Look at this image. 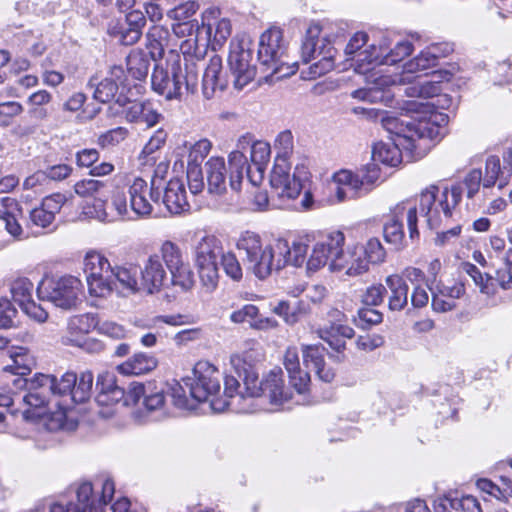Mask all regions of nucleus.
<instances>
[{
	"label": "nucleus",
	"mask_w": 512,
	"mask_h": 512,
	"mask_svg": "<svg viewBox=\"0 0 512 512\" xmlns=\"http://www.w3.org/2000/svg\"><path fill=\"white\" fill-rule=\"evenodd\" d=\"M345 236L340 231L332 232L318 241L307 261L308 271H317L329 264L331 270L346 269L349 276H357L368 271L369 264L382 263L386 251L377 238L369 239L365 245L355 246L344 251Z\"/></svg>",
	"instance_id": "obj_1"
},
{
	"label": "nucleus",
	"mask_w": 512,
	"mask_h": 512,
	"mask_svg": "<svg viewBox=\"0 0 512 512\" xmlns=\"http://www.w3.org/2000/svg\"><path fill=\"white\" fill-rule=\"evenodd\" d=\"M192 41L182 42L181 54L175 49H169L164 61L155 64L151 75L152 89L168 100L179 99L185 89L194 94L198 89L199 71L203 68L202 59L191 55Z\"/></svg>",
	"instance_id": "obj_2"
},
{
	"label": "nucleus",
	"mask_w": 512,
	"mask_h": 512,
	"mask_svg": "<svg viewBox=\"0 0 512 512\" xmlns=\"http://www.w3.org/2000/svg\"><path fill=\"white\" fill-rule=\"evenodd\" d=\"M277 142L285 150L275 158L274 166L270 173V185L274 195L278 197L280 203H272L273 207H282L285 201L295 199L309 181L310 172L305 160L297 163L293 174H290L291 163L287 158V150L292 146V134L289 131L282 132Z\"/></svg>",
	"instance_id": "obj_3"
},
{
	"label": "nucleus",
	"mask_w": 512,
	"mask_h": 512,
	"mask_svg": "<svg viewBox=\"0 0 512 512\" xmlns=\"http://www.w3.org/2000/svg\"><path fill=\"white\" fill-rule=\"evenodd\" d=\"M182 381L193 400L199 403L210 401L211 408L215 411H223L233 404L228 400L214 398L221 388V373L209 362H197L192 375L184 377Z\"/></svg>",
	"instance_id": "obj_4"
},
{
	"label": "nucleus",
	"mask_w": 512,
	"mask_h": 512,
	"mask_svg": "<svg viewBox=\"0 0 512 512\" xmlns=\"http://www.w3.org/2000/svg\"><path fill=\"white\" fill-rule=\"evenodd\" d=\"M439 188L431 185L420 194V211L424 214L430 228H438L444 220L454 217L455 208L462 199L461 185L445 188L438 196Z\"/></svg>",
	"instance_id": "obj_5"
},
{
	"label": "nucleus",
	"mask_w": 512,
	"mask_h": 512,
	"mask_svg": "<svg viewBox=\"0 0 512 512\" xmlns=\"http://www.w3.org/2000/svg\"><path fill=\"white\" fill-rule=\"evenodd\" d=\"M322 28L312 23L307 28L301 46V56L305 63L313 62L310 74L316 78L330 72L335 66L337 50L326 37L320 38Z\"/></svg>",
	"instance_id": "obj_6"
},
{
	"label": "nucleus",
	"mask_w": 512,
	"mask_h": 512,
	"mask_svg": "<svg viewBox=\"0 0 512 512\" xmlns=\"http://www.w3.org/2000/svg\"><path fill=\"white\" fill-rule=\"evenodd\" d=\"M436 104L431 102H421L419 100H408L403 103L400 108L406 113L402 117H408V114H415L413 117L412 131L409 134L410 142L406 145L407 150L417 148L416 141L421 139L436 140L440 136V126L437 118L440 117L444 121L442 114L435 113Z\"/></svg>",
	"instance_id": "obj_7"
},
{
	"label": "nucleus",
	"mask_w": 512,
	"mask_h": 512,
	"mask_svg": "<svg viewBox=\"0 0 512 512\" xmlns=\"http://www.w3.org/2000/svg\"><path fill=\"white\" fill-rule=\"evenodd\" d=\"M284 57L285 47L282 31L277 28L266 30L260 36L258 49V60L264 71H270V75H277V78L294 74L295 66H289Z\"/></svg>",
	"instance_id": "obj_8"
},
{
	"label": "nucleus",
	"mask_w": 512,
	"mask_h": 512,
	"mask_svg": "<svg viewBox=\"0 0 512 512\" xmlns=\"http://www.w3.org/2000/svg\"><path fill=\"white\" fill-rule=\"evenodd\" d=\"M379 177L380 170L374 161L356 174L348 170H341L333 176L331 192L334 193L337 202L353 199L362 191L368 192Z\"/></svg>",
	"instance_id": "obj_9"
},
{
	"label": "nucleus",
	"mask_w": 512,
	"mask_h": 512,
	"mask_svg": "<svg viewBox=\"0 0 512 512\" xmlns=\"http://www.w3.org/2000/svg\"><path fill=\"white\" fill-rule=\"evenodd\" d=\"M246 394L250 398L267 397L270 403L282 405L292 398L290 388L284 384L283 371L276 367L270 370L261 381L258 373H251L244 378Z\"/></svg>",
	"instance_id": "obj_10"
},
{
	"label": "nucleus",
	"mask_w": 512,
	"mask_h": 512,
	"mask_svg": "<svg viewBox=\"0 0 512 512\" xmlns=\"http://www.w3.org/2000/svg\"><path fill=\"white\" fill-rule=\"evenodd\" d=\"M224 254L221 241L214 235H204L193 247L195 265L204 286L218 284V259Z\"/></svg>",
	"instance_id": "obj_11"
},
{
	"label": "nucleus",
	"mask_w": 512,
	"mask_h": 512,
	"mask_svg": "<svg viewBox=\"0 0 512 512\" xmlns=\"http://www.w3.org/2000/svg\"><path fill=\"white\" fill-rule=\"evenodd\" d=\"M252 42L247 36L235 37L230 43L228 66L233 85L241 90L248 85L256 75V67L252 63Z\"/></svg>",
	"instance_id": "obj_12"
},
{
	"label": "nucleus",
	"mask_w": 512,
	"mask_h": 512,
	"mask_svg": "<svg viewBox=\"0 0 512 512\" xmlns=\"http://www.w3.org/2000/svg\"><path fill=\"white\" fill-rule=\"evenodd\" d=\"M406 219L411 239L418 237L417 229V207L409 201L398 203L392 210L389 220L384 224L383 233L386 242L394 245L397 249L403 246L404 231L402 220Z\"/></svg>",
	"instance_id": "obj_13"
},
{
	"label": "nucleus",
	"mask_w": 512,
	"mask_h": 512,
	"mask_svg": "<svg viewBox=\"0 0 512 512\" xmlns=\"http://www.w3.org/2000/svg\"><path fill=\"white\" fill-rule=\"evenodd\" d=\"M237 249L246 255L255 275L264 279L273 269L274 247H263L260 236L252 231L243 232L238 241Z\"/></svg>",
	"instance_id": "obj_14"
},
{
	"label": "nucleus",
	"mask_w": 512,
	"mask_h": 512,
	"mask_svg": "<svg viewBox=\"0 0 512 512\" xmlns=\"http://www.w3.org/2000/svg\"><path fill=\"white\" fill-rule=\"evenodd\" d=\"M142 400V405L147 412H154L163 409L165 405L164 389L158 386L156 382H133L127 390V403L138 405Z\"/></svg>",
	"instance_id": "obj_15"
},
{
	"label": "nucleus",
	"mask_w": 512,
	"mask_h": 512,
	"mask_svg": "<svg viewBox=\"0 0 512 512\" xmlns=\"http://www.w3.org/2000/svg\"><path fill=\"white\" fill-rule=\"evenodd\" d=\"M83 265L89 288H111L113 268L105 256L89 251L84 257Z\"/></svg>",
	"instance_id": "obj_16"
},
{
	"label": "nucleus",
	"mask_w": 512,
	"mask_h": 512,
	"mask_svg": "<svg viewBox=\"0 0 512 512\" xmlns=\"http://www.w3.org/2000/svg\"><path fill=\"white\" fill-rule=\"evenodd\" d=\"M308 244L304 239L294 241L292 246L283 239L276 241L274 245L273 268L280 270L290 264L295 267L302 266L305 262Z\"/></svg>",
	"instance_id": "obj_17"
},
{
	"label": "nucleus",
	"mask_w": 512,
	"mask_h": 512,
	"mask_svg": "<svg viewBox=\"0 0 512 512\" xmlns=\"http://www.w3.org/2000/svg\"><path fill=\"white\" fill-rule=\"evenodd\" d=\"M202 25L206 27L213 50L221 48L232 32L231 21L228 18H221L220 10L217 8L207 9L203 13Z\"/></svg>",
	"instance_id": "obj_18"
},
{
	"label": "nucleus",
	"mask_w": 512,
	"mask_h": 512,
	"mask_svg": "<svg viewBox=\"0 0 512 512\" xmlns=\"http://www.w3.org/2000/svg\"><path fill=\"white\" fill-rule=\"evenodd\" d=\"M253 140L250 134L242 135L237 142V149L229 154L228 162L230 166L229 184L234 191H239L244 176V170L247 167V158L244 154L248 148L251 149Z\"/></svg>",
	"instance_id": "obj_19"
},
{
	"label": "nucleus",
	"mask_w": 512,
	"mask_h": 512,
	"mask_svg": "<svg viewBox=\"0 0 512 512\" xmlns=\"http://www.w3.org/2000/svg\"><path fill=\"white\" fill-rule=\"evenodd\" d=\"M67 201L64 194L55 193L45 197L41 204L29 212L31 225L46 228L55 220V216L60 212L62 206Z\"/></svg>",
	"instance_id": "obj_20"
},
{
	"label": "nucleus",
	"mask_w": 512,
	"mask_h": 512,
	"mask_svg": "<svg viewBox=\"0 0 512 512\" xmlns=\"http://www.w3.org/2000/svg\"><path fill=\"white\" fill-rule=\"evenodd\" d=\"M222 59L213 55L204 69L202 77V94L207 100L213 99L217 92L226 89L228 81L222 73Z\"/></svg>",
	"instance_id": "obj_21"
},
{
	"label": "nucleus",
	"mask_w": 512,
	"mask_h": 512,
	"mask_svg": "<svg viewBox=\"0 0 512 512\" xmlns=\"http://www.w3.org/2000/svg\"><path fill=\"white\" fill-rule=\"evenodd\" d=\"M53 375L36 373L29 379L28 392L21 400L31 407L46 405L52 396Z\"/></svg>",
	"instance_id": "obj_22"
},
{
	"label": "nucleus",
	"mask_w": 512,
	"mask_h": 512,
	"mask_svg": "<svg viewBox=\"0 0 512 512\" xmlns=\"http://www.w3.org/2000/svg\"><path fill=\"white\" fill-rule=\"evenodd\" d=\"M97 316L91 313L71 316L66 327L65 343L82 346L83 340L92 330L97 329Z\"/></svg>",
	"instance_id": "obj_23"
},
{
	"label": "nucleus",
	"mask_w": 512,
	"mask_h": 512,
	"mask_svg": "<svg viewBox=\"0 0 512 512\" xmlns=\"http://www.w3.org/2000/svg\"><path fill=\"white\" fill-rule=\"evenodd\" d=\"M284 366L288 372L291 386L299 394L309 391L310 375L300 368L299 355L295 347H289L284 355Z\"/></svg>",
	"instance_id": "obj_24"
},
{
	"label": "nucleus",
	"mask_w": 512,
	"mask_h": 512,
	"mask_svg": "<svg viewBox=\"0 0 512 512\" xmlns=\"http://www.w3.org/2000/svg\"><path fill=\"white\" fill-rule=\"evenodd\" d=\"M262 358L258 343L249 341L246 343V348L241 353L233 354L230 358V363L235 369L238 376L244 382V378L251 373H257L255 364Z\"/></svg>",
	"instance_id": "obj_25"
},
{
	"label": "nucleus",
	"mask_w": 512,
	"mask_h": 512,
	"mask_svg": "<svg viewBox=\"0 0 512 512\" xmlns=\"http://www.w3.org/2000/svg\"><path fill=\"white\" fill-rule=\"evenodd\" d=\"M207 189L210 194L222 195L227 189V168L222 157H211L205 163Z\"/></svg>",
	"instance_id": "obj_26"
},
{
	"label": "nucleus",
	"mask_w": 512,
	"mask_h": 512,
	"mask_svg": "<svg viewBox=\"0 0 512 512\" xmlns=\"http://www.w3.org/2000/svg\"><path fill=\"white\" fill-rule=\"evenodd\" d=\"M325 348L321 345H302L303 362L307 368H313L318 377L324 382H331L335 373L325 367Z\"/></svg>",
	"instance_id": "obj_27"
},
{
	"label": "nucleus",
	"mask_w": 512,
	"mask_h": 512,
	"mask_svg": "<svg viewBox=\"0 0 512 512\" xmlns=\"http://www.w3.org/2000/svg\"><path fill=\"white\" fill-rule=\"evenodd\" d=\"M413 117L414 116H411L410 119L407 120L386 112H379L377 114V118L380 120L382 127L395 136L392 140L399 141L404 149H406V145L410 142L409 134L412 131Z\"/></svg>",
	"instance_id": "obj_28"
},
{
	"label": "nucleus",
	"mask_w": 512,
	"mask_h": 512,
	"mask_svg": "<svg viewBox=\"0 0 512 512\" xmlns=\"http://www.w3.org/2000/svg\"><path fill=\"white\" fill-rule=\"evenodd\" d=\"M163 204L171 214H181L189 210L186 190L183 182L179 179H171L164 191Z\"/></svg>",
	"instance_id": "obj_29"
},
{
	"label": "nucleus",
	"mask_w": 512,
	"mask_h": 512,
	"mask_svg": "<svg viewBox=\"0 0 512 512\" xmlns=\"http://www.w3.org/2000/svg\"><path fill=\"white\" fill-rule=\"evenodd\" d=\"M36 295L38 300L66 310L77 308L85 298L76 290H36Z\"/></svg>",
	"instance_id": "obj_30"
},
{
	"label": "nucleus",
	"mask_w": 512,
	"mask_h": 512,
	"mask_svg": "<svg viewBox=\"0 0 512 512\" xmlns=\"http://www.w3.org/2000/svg\"><path fill=\"white\" fill-rule=\"evenodd\" d=\"M141 285L143 288H163L169 285V277L157 255L150 256L141 271Z\"/></svg>",
	"instance_id": "obj_31"
},
{
	"label": "nucleus",
	"mask_w": 512,
	"mask_h": 512,
	"mask_svg": "<svg viewBox=\"0 0 512 512\" xmlns=\"http://www.w3.org/2000/svg\"><path fill=\"white\" fill-rule=\"evenodd\" d=\"M437 63L433 59V54L429 53L427 49L421 51L414 59L410 60L404 65V73L402 75H395L390 80H383V84L391 83L392 85L404 84L410 82V76L406 74L416 73L431 67L436 66Z\"/></svg>",
	"instance_id": "obj_32"
},
{
	"label": "nucleus",
	"mask_w": 512,
	"mask_h": 512,
	"mask_svg": "<svg viewBox=\"0 0 512 512\" xmlns=\"http://www.w3.org/2000/svg\"><path fill=\"white\" fill-rule=\"evenodd\" d=\"M146 39L149 55L154 61L161 59L165 50L170 48L171 35L168 28L164 26H152L146 34Z\"/></svg>",
	"instance_id": "obj_33"
},
{
	"label": "nucleus",
	"mask_w": 512,
	"mask_h": 512,
	"mask_svg": "<svg viewBox=\"0 0 512 512\" xmlns=\"http://www.w3.org/2000/svg\"><path fill=\"white\" fill-rule=\"evenodd\" d=\"M147 183L142 178H134L129 188V200L131 209L139 216H147L152 212V205L147 199Z\"/></svg>",
	"instance_id": "obj_34"
},
{
	"label": "nucleus",
	"mask_w": 512,
	"mask_h": 512,
	"mask_svg": "<svg viewBox=\"0 0 512 512\" xmlns=\"http://www.w3.org/2000/svg\"><path fill=\"white\" fill-rule=\"evenodd\" d=\"M14 302L31 319L44 323L48 319V312L42 304H38L32 298L29 290H10Z\"/></svg>",
	"instance_id": "obj_35"
},
{
	"label": "nucleus",
	"mask_w": 512,
	"mask_h": 512,
	"mask_svg": "<svg viewBox=\"0 0 512 512\" xmlns=\"http://www.w3.org/2000/svg\"><path fill=\"white\" fill-rule=\"evenodd\" d=\"M157 365L153 355L140 352L118 365L117 370L123 375H141L154 370Z\"/></svg>",
	"instance_id": "obj_36"
},
{
	"label": "nucleus",
	"mask_w": 512,
	"mask_h": 512,
	"mask_svg": "<svg viewBox=\"0 0 512 512\" xmlns=\"http://www.w3.org/2000/svg\"><path fill=\"white\" fill-rule=\"evenodd\" d=\"M399 141L378 142L373 146L372 159L387 166L395 167L402 162L401 148Z\"/></svg>",
	"instance_id": "obj_37"
},
{
	"label": "nucleus",
	"mask_w": 512,
	"mask_h": 512,
	"mask_svg": "<svg viewBox=\"0 0 512 512\" xmlns=\"http://www.w3.org/2000/svg\"><path fill=\"white\" fill-rule=\"evenodd\" d=\"M511 178V169L504 164L501 167L498 156H489L485 164V176L483 178V186L485 188L492 187L499 181V186L503 187Z\"/></svg>",
	"instance_id": "obj_38"
},
{
	"label": "nucleus",
	"mask_w": 512,
	"mask_h": 512,
	"mask_svg": "<svg viewBox=\"0 0 512 512\" xmlns=\"http://www.w3.org/2000/svg\"><path fill=\"white\" fill-rule=\"evenodd\" d=\"M270 152V145L263 141H255L251 146L250 159L258 172V178H254L248 166L244 171H246L248 179L254 185H256L257 182L261 181L263 178V172L265 170L267 162L269 161Z\"/></svg>",
	"instance_id": "obj_39"
},
{
	"label": "nucleus",
	"mask_w": 512,
	"mask_h": 512,
	"mask_svg": "<svg viewBox=\"0 0 512 512\" xmlns=\"http://www.w3.org/2000/svg\"><path fill=\"white\" fill-rule=\"evenodd\" d=\"M106 183L95 179H84L74 185L77 195L83 198H94V207L101 208L104 206L106 194Z\"/></svg>",
	"instance_id": "obj_40"
},
{
	"label": "nucleus",
	"mask_w": 512,
	"mask_h": 512,
	"mask_svg": "<svg viewBox=\"0 0 512 512\" xmlns=\"http://www.w3.org/2000/svg\"><path fill=\"white\" fill-rule=\"evenodd\" d=\"M319 336L329 346L337 351L341 352L345 349V339H350L354 336V330L347 325H332L329 329L319 331Z\"/></svg>",
	"instance_id": "obj_41"
},
{
	"label": "nucleus",
	"mask_w": 512,
	"mask_h": 512,
	"mask_svg": "<svg viewBox=\"0 0 512 512\" xmlns=\"http://www.w3.org/2000/svg\"><path fill=\"white\" fill-rule=\"evenodd\" d=\"M382 46L376 47L374 44L366 46L361 52L352 58L350 65L360 74L367 73L369 65H382Z\"/></svg>",
	"instance_id": "obj_42"
},
{
	"label": "nucleus",
	"mask_w": 512,
	"mask_h": 512,
	"mask_svg": "<svg viewBox=\"0 0 512 512\" xmlns=\"http://www.w3.org/2000/svg\"><path fill=\"white\" fill-rule=\"evenodd\" d=\"M96 389L100 391L101 396H107V400L111 402L123 400L125 405L132 404L126 402L127 391L115 385L113 374L106 372L98 375Z\"/></svg>",
	"instance_id": "obj_43"
},
{
	"label": "nucleus",
	"mask_w": 512,
	"mask_h": 512,
	"mask_svg": "<svg viewBox=\"0 0 512 512\" xmlns=\"http://www.w3.org/2000/svg\"><path fill=\"white\" fill-rule=\"evenodd\" d=\"M174 34L181 37H188L185 41H192L191 55H197L199 59H202V50L198 45L197 34L200 31V25L197 20H187L184 22H177L172 25Z\"/></svg>",
	"instance_id": "obj_44"
},
{
	"label": "nucleus",
	"mask_w": 512,
	"mask_h": 512,
	"mask_svg": "<svg viewBox=\"0 0 512 512\" xmlns=\"http://www.w3.org/2000/svg\"><path fill=\"white\" fill-rule=\"evenodd\" d=\"M150 59L142 50H133L127 56V72L135 79L142 80L148 75Z\"/></svg>",
	"instance_id": "obj_45"
},
{
	"label": "nucleus",
	"mask_w": 512,
	"mask_h": 512,
	"mask_svg": "<svg viewBox=\"0 0 512 512\" xmlns=\"http://www.w3.org/2000/svg\"><path fill=\"white\" fill-rule=\"evenodd\" d=\"M43 286L47 288H78L81 286V281L73 275L60 272H47L38 281L36 288H42Z\"/></svg>",
	"instance_id": "obj_46"
},
{
	"label": "nucleus",
	"mask_w": 512,
	"mask_h": 512,
	"mask_svg": "<svg viewBox=\"0 0 512 512\" xmlns=\"http://www.w3.org/2000/svg\"><path fill=\"white\" fill-rule=\"evenodd\" d=\"M432 307L435 311L445 312L456 307V300L460 299L464 290H431Z\"/></svg>",
	"instance_id": "obj_47"
},
{
	"label": "nucleus",
	"mask_w": 512,
	"mask_h": 512,
	"mask_svg": "<svg viewBox=\"0 0 512 512\" xmlns=\"http://www.w3.org/2000/svg\"><path fill=\"white\" fill-rule=\"evenodd\" d=\"M93 374L91 371H84L76 375V383L73 385L72 400L75 403H83L88 400L92 393Z\"/></svg>",
	"instance_id": "obj_48"
},
{
	"label": "nucleus",
	"mask_w": 512,
	"mask_h": 512,
	"mask_svg": "<svg viewBox=\"0 0 512 512\" xmlns=\"http://www.w3.org/2000/svg\"><path fill=\"white\" fill-rule=\"evenodd\" d=\"M89 86L95 87L93 97L101 103H108L114 99L118 91V84L113 79L104 78L101 82L92 78L89 81Z\"/></svg>",
	"instance_id": "obj_49"
},
{
	"label": "nucleus",
	"mask_w": 512,
	"mask_h": 512,
	"mask_svg": "<svg viewBox=\"0 0 512 512\" xmlns=\"http://www.w3.org/2000/svg\"><path fill=\"white\" fill-rule=\"evenodd\" d=\"M405 93L416 98L415 100L425 102L424 100L428 98L438 96L441 93V86L438 82L433 81L417 82L406 88Z\"/></svg>",
	"instance_id": "obj_50"
},
{
	"label": "nucleus",
	"mask_w": 512,
	"mask_h": 512,
	"mask_svg": "<svg viewBox=\"0 0 512 512\" xmlns=\"http://www.w3.org/2000/svg\"><path fill=\"white\" fill-rule=\"evenodd\" d=\"M162 259L170 272L179 271L184 267L182 252L178 245L172 241H165L161 246Z\"/></svg>",
	"instance_id": "obj_51"
},
{
	"label": "nucleus",
	"mask_w": 512,
	"mask_h": 512,
	"mask_svg": "<svg viewBox=\"0 0 512 512\" xmlns=\"http://www.w3.org/2000/svg\"><path fill=\"white\" fill-rule=\"evenodd\" d=\"M413 51V45L409 41L398 42L389 51L387 48L382 46V62L385 65H394L406 57H408Z\"/></svg>",
	"instance_id": "obj_52"
},
{
	"label": "nucleus",
	"mask_w": 512,
	"mask_h": 512,
	"mask_svg": "<svg viewBox=\"0 0 512 512\" xmlns=\"http://www.w3.org/2000/svg\"><path fill=\"white\" fill-rule=\"evenodd\" d=\"M138 269L136 267H115L112 270L111 288L120 284L124 288H137Z\"/></svg>",
	"instance_id": "obj_53"
},
{
	"label": "nucleus",
	"mask_w": 512,
	"mask_h": 512,
	"mask_svg": "<svg viewBox=\"0 0 512 512\" xmlns=\"http://www.w3.org/2000/svg\"><path fill=\"white\" fill-rule=\"evenodd\" d=\"M77 500L80 510H87L92 512L93 509L98 507L97 498L93 492V485L90 482H82L79 484L76 490Z\"/></svg>",
	"instance_id": "obj_54"
},
{
	"label": "nucleus",
	"mask_w": 512,
	"mask_h": 512,
	"mask_svg": "<svg viewBox=\"0 0 512 512\" xmlns=\"http://www.w3.org/2000/svg\"><path fill=\"white\" fill-rule=\"evenodd\" d=\"M76 383V374L73 372H66L57 379L53 375V387L52 396H66L69 395L72 398L73 385Z\"/></svg>",
	"instance_id": "obj_55"
},
{
	"label": "nucleus",
	"mask_w": 512,
	"mask_h": 512,
	"mask_svg": "<svg viewBox=\"0 0 512 512\" xmlns=\"http://www.w3.org/2000/svg\"><path fill=\"white\" fill-rule=\"evenodd\" d=\"M198 9L199 4L196 1H187L169 10L167 16L177 22H184L192 20L191 18L196 14Z\"/></svg>",
	"instance_id": "obj_56"
},
{
	"label": "nucleus",
	"mask_w": 512,
	"mask_h": 512,
	"mask_svg": "<svg viewBox=\"0 0 512 512\" xmlns=\"http://www.w3.org/2000/svg\"><path fill=\"white\" fill-rule=\"evenodd\" d=\"M12 364L5 367V371L11 374H28L31 371L33 360L26 352L16 353L11 356Z\"/></svg>",
	"instance_id": "obj_57"
},
{
	"label": "nucleus",
	"mask_w": 512,
	"mask_h": 512,
	"mask_svg": "<svg viewBox=\"0 0 512 512\" xmlns=\"http://www.w3.org/2000/svg\"><path fill=\"white\" fill-rule=\"evenodd\" d=\"M403 276L409 280L411 285L415 288H422L425 286L426 288H433L435 286V273L433 272V278L427 277L424 273L418 268H407L403 272Z\"/></svg>",
	"instance_id": "obj_58"
},
{
	"label": "nucleus",
	"mask_w": 512,
	"mask_h": 512,
	"mask_svg": "<svg viewBox=\"0 0 512 512\" xmlns=\"http://www.w3.org/2000/svg\"><path fill=\"white\" fill-rule=\"evenodd\" d=\"M23 112V106L16 101L0 103V126L9 127L13 118Z\"/></svg>",
	"instance_id": "obj_59"
},
{
	"label": "nucleus",
	"mask_w": 512,
	"mask_h": 512,
	"mask_svg": "<svg viewBox=\"0 0 512 512\" xmlns=\"http://www.w3.org/2000/svg\"><path fill=\"white\" fill-rule=\"evenodd\" d=\"M462 269L469 277H471L474 284L480 288H489L490 286H494L493 278L487 273H482L475 265L471 263H463Z\"/></svg>",
	"instance_id": "obj_60"
},
{
	"label": "nucleus",
	"mask_w": 512,
	"mask_h": 512,
	"mask_svg": "<svg viewBox=\"0 0 512 512\" xmlns=\"http://www.w3.org/2000/svg\"><path fill=\"white\" fill-rule=\"evenodd\" d=\"M128 135V131L124 127L111 129L98 138V144L102 148L116 146L121 143Z\"/></svg>",
	"instance_id": "obj_61"
},
{
	"label": "nucleus",
	"mask_w": 512,
	"mask_h": 512,
	"mask_svg": "<svg viewBox=\"0 0 512 512\" xmlns=\"http://www.w3.org/2000/svg\"><path fill=\"white\" fill-rule=\"evenodd\" d=\"M168 137V133L163 129L160 128L156 130L153 135L150 137L149 141L144 146L140 157H148L154 154L156 151L161 149L164 144L166 143Z\"/></svg>",
	"instance_id": "obj_62"
},
{
	"label": "nucleus",
	"mask_w": 512,
	"mask_h": 512,
	"mask_svg": "<svg viewBox=\"0 0 512 512\" xmlns=\"http://www.w3.org/2000/svg\"><path fill=\"white\" fill-rule=\"evenodd\" d=\"M368 35L365 32H357L355 33L348 44L345 47V55L347 56V61H350L354 58L358 52H361L367 45Z\"/></svg>",
	"instance_id": "obj_63"
},
{
	"label": "nucleus",
	"mask_w": 512,
	"mask_h": 512,
	"mask_svg": "<svg viewBox=\"0 0 512 512\" xmlns=\"http://www.w3.org/2000/svg\"><path fill=\"white\" fill-rule=\"evenodd\" d=\"M17 310L10 300L0 299V328H10L14 325Z\"/></svg>",
	"instance_id": "obj_64"
}]
</instances>
